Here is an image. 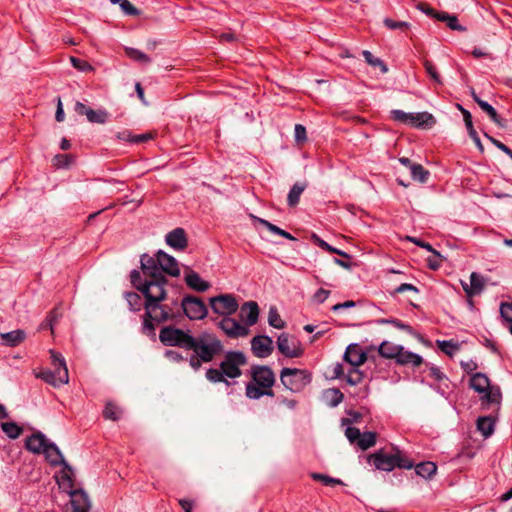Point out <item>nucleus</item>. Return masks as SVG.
Segmentation results:
<instances>
[{
    "mask_svg": "<svg viewBox=\"0 0 512 512\" xmlns=\"http://www.w3.org/2000/svg\"><path fill=\"white\" fill-rule=\"evenodd\" d=\"M343 359L349 363L351 367H359L366 361L367 356L356 344H350L346 348Z\"/></svg>",
    "mask_w": 512,
    "mask_h": 512,
    "instance_id": "obj_19",
    "label": "nucleus"
},
{
    "mask_svg": "<svg viewBox=\"0 0 512 512\" xmlns=\"http://www.w3.org/2000/svg\"><path fill=\"white\" fill-rule=\"evenodd\" d=\"M273 396L272 390H266L256 385V383H248L246 385V396L250 399H259L262 396Z\"/></svg>",
    "mask_w": 512,
    "mask_h": 512,
    "instance_id": "obj_33",
    "label": "nucleus"
},
{
    "mask_svg": "<svg viewBox=\"0 0 512 512\" xmlns=\"http://www.w3.org/2000/svg\"><path fill=\"white\" fill-rule=\"evenodd\" d=\"M259 317V307L254 301L245 302L240 308V318L245 322L246 327L253 326L257 323Z\"/></svg>",
    "mask_w": 512,
    "mask_h": 512,
    "instance_id": "obj_16",
    "label": "nucleus"
},
{
    "mask_svg": "<svg viewBox=\"0 0 512 512\" xmlns=\"http://www.w3.org/2000/svg\"><path fill=\"white\" fill-rule=\"evenodd\" d=\"M185 282L189 288L197 292H204L210 287V284L203 280L200 275L193 270H189L185 273Z\"/></svg>",
    "mask_w": 512,
    "mask_h": 512,
    "instance_id": "obj_23",
    "label": "nucleus"
},
{
    "mask_svg": "<svg viewBox=\"0 0 512 512\" xmlns=\"http://www.w3.org/2000/svg\"><path fill=\"white\" fill-rule=\"evenodd\" d=\"M439 21L445 22L447 26L456 31H463L464 28L458 23V19L455 15L447 13H437L434 15Z\"/></svg>",
    "mask_w": 512,
    "mask_h": 512,
    "instance_id": "obj_37",
    "label": "nucleus"
},
{
    "mask_svg": "<svg viewBox=\"0 0 512 512\" xmlns=\"http://www.w3.org/2000/svg\"><path fill=\"white\" fill-rule=\"evenodd\" d=\"M391 117L394 121L408 124L412 127H424L434 123V118L428 112L408 113L403 110H392Z\"/></svg>",
    "mask_w": 512,
    "mask_h": 512,
    "instance_id": "obj_8",
    "label": "nucleus"
},
{
    "mask_svg": "<svg viewBox=\"0 0 512 512\" xmlns=\"http://www.w3.org/2000/svg\"><path fill=\"white\" fill-rule=\"evenodd\" d=\"M36 376L37 378L42 379L43 381L54 387H59L63 384H67L69 381L67 367H58L53 371L44 370L39 372Z\"/></svg>",
    "mask_w": 512,
    "mask_h": 512,
    "instance_id": "obj_12",
    "label": "nucleus"
},
{
    "mask_svg": "<svg viewBox=\"0 0 512 512\" xmlns=\"http://www.w3.org/2000/svg\"><path fill=\"white\" fill-rule=\"evenodd\" d=\"M146 315L156 323L178 321L181 317V309L177 299H171L169 303L145 304Z\"/></svg>",
    "mask_w": 512,
    "mask_h": 512,
    "instance_id": "obj_4",
    "label": "nucleus"
},
{
    "mask_svg": "<svg viewBox=\"0 0 512 512\" xmlns=\"http://www.w3.org/2000/svg\"><path fill=\"white\" fill-rule=\"evenodd\" d=\"M246 362L247 359L243 352L228 351L220 363V368L223 370L226 377L235 379L241 376L242 372L240 367L244 366Z\"/></svg>",
    "mask_w": 512,
    "mask_h": 512,
    "instance_id": "obj_7",
    "label": "nucleus"
},
{
    "mask_svg": "<svg viewBox=\"0 0 512 512\" xmlns=\"http://www.w3.org/2000/svg\"><path fill=\"white\" fill-rule=\"evenodd\" d=\"M70 62L72 66L78 69L79 71L86 72L92 70V66L85 60L76 57H70Z\"/></svg>",
    "mask_w": 512,
    "mask_h": 512,
    "instance_id": "obj_56",
    "label": "nucleus"
},
{
    "mask_svg": "<svg viewBox=\"0 0 512 512\" xmlns=\"http://www.w3.org/2000/svg\"><path fill=\"white\" fill-rule=\"evenodd\" d=\"M159 340L165 346L178 347L191 351L189 365L195 371L204 363L212 362L223 352L222 341L211 331L204 330L194 336L190 330L172 325L164 326L159 332Z\"/></svg>",
    "mask_w": 512,
    "mask_h": 512,
    "instance_id": "obj_1",
    "label": "nucleus"
},
{
    "mask_svg": "<svg viewBox=\"0 0 512 512\" xmlns=\"http://www.w3.org/2000/svg\"><path fill=\"white\" fill-rule=\"evenodd\" d=\"M126 300L132 311H139L141 309L143 303L139 294L135 292H128L126 293Z\"/></svg>",
    "mask_w": 512,
    "mask_h": 512,
    "instance_id": "obj_51",
    "label": "nucleus"
},
{
    "mask_svg": "<svg viewBox=\"0 0 512 512\" xmlns=\"http://www.w3.org/2000/svg\"><path fill=\"white\" fill-rule=\"evenodd\" d=\"M49 442L43 433L37 432L27 438L25 445L29 451L35 454H42Z\"/></svg>",
    "mask_w": 512,
    "mask_h": 512,
    "instance_id": "obj_20",
    "label": "nucleus"
},
{
    "mask_svg": "<svg viewBox=\"0 0 512 512\" xmlns=\"http://www.w3.org/2000/svg\"><path fill=\"white\" fill-rule=\"evenodd\" d=\"M383 23L390 30H400L405 32L410 28V23L406 21H396L390 18H385Z\"/></svg>",
    "mask_w": 512,
    "mask_h": 512,
    "instance_id": "obj_47",
    "label": "nucleus"
},
{
    "mask_svg": "<svg viewBox=\"0 0 512 512\" xmlns=\"http://www.w3.org/2000/svg\"><path fill=\"white\" fill-rule=\"evenodd\" d=\"M401 351V346L396 345L394 343L384 341L380 344L378 348L379 354L388 359L397 358V355Z\"/></svg>",
    "mask_w": 512,
    "mask_h": 512,
    "instance_id": "obj_31",
    "label": "nucleus"
},
{
    "mask_svg": "<svg viewBox=\"0 0 512 512\" xmlns=\"http://www.w3.org/2000/svg\"><path fill=\"white\" fill-rule=\"evenodd\" d=\"M50 355H51L52 365L54 366V369H56L58 367H67L65 360L60 353H58L54 350H50Z\"/></svg>",
    "mask_w": 512,
    "mask_h": 512,
    "instance_id": "obj_61",
    "label": "nucleus"
},
{
    "mask_svg": "<svg viewBox=\"0 0 512 512\" xmlns=\"http://www.w3.org/2000/svg\"><path fill=\"white\" fill-rule=\"evenodd\" d=\"M377 322L380 324H391L394 327H396L400 330L406 331L409 334L413 333V329L410 325H408L404 322H401L397 319H379Z\"/></svg>",
    "mask_w": 512,
    "mask_h": 512,
    "instance_id": "obj_52",
    "label": "nucleus"
},
{
    "mask_svg": "<svg viewBox=\"0 0 512 512\" xmlns=\"http://www.w3.org/2000/svg\"><path fill=\"white\" fill-rule=\"evenodd\" d=\"M0 337L4 345L8 347H15L24 341L26 338V333L24 330L17 329L6 333H1Z\"/></svg>",
    "mask_w": 512,
    "mask_h": 512,
    "instance_id": "obj_27",
    "label": "nucleus"
},
{
    "mask_svg": "<svg viewBox=\"0 0 512 512\" xmlns=\"http://www.w3.org/2000/svg\"><path fill=\"white\" fill-rule=\"evenodd\" d=\"M42 454L45 455L46 460L52 466L62 465L63 463L66 462L60 449L53 442H49L47 444Z\"/></svg>",
    "mask_w": 512,
    "mask_h": 512,
    "instance_id": "obj_25",
    "label": "nucleus"
},
{
    "mask_svg": "<svg viewBox=\"0 0 512 512\" xmlns=\"http://www.w3.org/2000/svg\"><path fill=\"white\" fill-rule=\"evenodd\" d=\"M345 436L351 444H356L361 436V432L356 427H347L345 430Z\"/></svg>",
    "mask_w": 512,
    "mask_h": 512,
    "instance_id": "obj_59",
    "label": "nucleus"
},
{
    "mask_svg": "<svg viewBox=\"0 0 512 512\" xmlns=\"http://www.w3.org/2000/svg\"><path fill=\"white\" fill-rule=\"evenodd\" d=\"M312 477L315 480L321 481L324 485L342 484V481L340 479L331 478L323 474L314 473Z\"/></svg>",
    "mask_w": 512,
    "mask_h": 512,
    "instance_id": "obj_60",
    "label": "nucleus"
},
{
    "mask_svg": "<svg viewBox=\"0 0 512 512\" xmlns=\"http://www.w3.org/2000/svg\"><path fill=\"white\" fill-rule=\"evenodd\" d=\"M210 306L214 313L223 317L231 316L239 308V304L232 294H221L211 297Z\"/></svg>",
    "mask_w": 512,
    "mask_h": 512,
    "instance_id": "obj_9",
    "label": "nucleus"
},
{
    "mask_svg": "<svg viewBox=\"0 0 512 512\" xmlns=\"http://www.w3.org/2000/svg\"><path fill=\"white\" fill-rule=\"evenodd\" d=\"M477 429L485 437H489L494 432L495 421L491 416H482L477 419Z\"/></svg>",
    "mask_w": 512,
    "mask_h": 512,
    "instance_id": "obj_30",
    "label": "nucleus"
},
{
    "mask_svg": "<svg viewBox=\"0 0 512 512\" xmlns=\"http://www.w3.org/2000/svg\"><path fill=\"white\" fill-rule=\"evenodd\" d=\"M424 67L428 75L438 84H442V80L440 78V75L436 71L435 66L432 64V62L426 60L424 62Z\"/></svg>",
    "mask_w": 512,
    "mask_h": 512,
    "instance_id": "obj_57",
    "label": "nucleus"
},
{
    "mask_svg": "<svg viewBox=\"0 0 512 512\" xmlns=\"http://www.w3.org/2000/svg\"><path fill=\"white\" fill-rule=\"evenodd\" d=\"M277 347L283 355L289 358L300 357L303 353V349L301 348L299 341L294 337H290L286 333H282L278 336Z\"/></svg>",
    "mask_w": 512,
    "mask_h": 512,
    "instance_id": "obj_10",
    "label": "nucleus"
},
{
    "mask_svg": "<svg viewBox=\"0 0 512 512\" xmlns=\"http://www.w3.org/2000/svg\"><path fill=\"white\" fill-rule=\"evenodd\" d=\"M103 416L105 419L117 421L122 416V409L113 402H107L103 410Z\"/></svg>",
    "mask_w": 512,
    "mask_h": 512,
    "instance_id": "obj_36",
    "label": "nucleus"
},
{
    "mask_svg": "<svg viewBox=\"0 0 512 512\" xmlns=\"http://www.w3.org/2000/svg\"><path fill=\"white\" fill-rule=\"evenodd\" d=\"M409 171L412 179L420 183H426L430 175L429 171L418 163L411 165V169Z\"/></svg>",
    "mask_w": 512,
    "mask_h": 512,
    "instance_id": "obj_35",
    "label": "nucleus"
},
{
    "mask_svg": "<svg viewBox=\"0 0 512 512\" xmlns=\"http://www.w3.org/2000/svg\"><path fill=\"white\" fill-rule=\"evenodd\" d=\"M181 314L183 313L190 320H202L208 314L206 304L193 295H186L179 302Z\"/></svg>",
    "mask_w": 512,
    "mask_h": 512,
    "instance_id": "obj_6",
    "label": "nucleus"
},
{
    "mask_svg": "<svg viewBox=\"0 0 512 512\" xmlns=\"http://www.w3.org/2000/svg\"><path fill=\"white\" fill-rule=\"evenodd\" d=\"M436 471V464L430 461L422 462L415 466L416 474L425 479H430L436 473Z\"/></svg>",
    "mask_w": 512,
    "mask_h": 512,
    "instance_id": "obj_34",
    "label": "nucleus"
},
{
    "mask_svg": "<svg viewBox=\"0 0 512 512\" xmlns=\"http://www.w3.org/2000/svg\"><path fill=\"white\" fill-rule=\"evenodd\" d=\"M307 185L304 182H296L290 189L287 197V202L290 207H294L299 203L300 196L306 189Z\"/></svg>",
    "mask_w": 512,
    "mask_h": 512,
    "instance_id": "obj_32",
    "label": "nucleus"
},
{
    "mask_svg": "<svg viewBox=\"0 0 512 512\" xmlns=\"http://www.w3.org/2000/svg\"><path fill=\"white\" fill-rule=\"evenodd\" d=\"M375 443H376V433L364 432V433H361V436H360L358 442L356 443V445L362 450H367L370 447H373L375 445Z\"/></svg>",
    "mask_w": 512,
    "mask_h": 512,
    "instance_id": "obj_38",
    "label": "nucleus"
},
{
    "mask_svg": "<svg viewBox=\"0 0 512 512\" xmlns=\"http://www.w3.org/2000/svg\"><path fill=\"white\" fill-rule=\"evenodd\" d=\"M251 350L255 356L266 358L273 351V341L269 336H255L251 340Z\"/></svg>",
    "mask_w": 512,
    "mask_h": 512,
    "instance_id": "obj_14",
    "label": "nucleus"
},
{
    "mask_svg": "<svg viewBox=\"0 0 512 512\" xmlns=\"http://www.w3.org/2000/svg\"><path fill=\"white\" fill-rule=\"evenodd\" d=\"M313 239L315 241V243L322 249L330 252V253H335V254H338L340 256H343L345 258H350L349 254H347L346 252L344 251H341L337 248H334L332 247L330 244H328L326 241L322 240L321 238H319L318 236H316L315 234L313 235Z\"/></svg>",
    "mask_w": 512,
    "mask_h": 512,
    "instance_id": "obj_45",
    "label": "nucleus"
},
{
    "mask_svg": "<svg viewBox=\"0 0 512 512\" xmlns=\"http://www.w3.org/2000/svg\"><path fill=\"white\" fill-rule=\"evenodd\" d=\"M131 283L139 290L146 301L145 304H156L166 299L165 285L167 279L162 275H152L150 278H143L139 271L131 272Z\"/></svg>",
    "mask_w": 512,
    "mask_h": 512,
    "instance_id": "obj_2",
    "label": "nucleus"
},
{
    "mask_svg": "<svg viewBox=\"0 0 512 512\" xmlns=\"http://www.w3.org/2000/svg\"><path fill=\"white\" fill-rule=\"evenodd\" d=\"M462 287H463L464 291L466 292V294L469 297H472V296L478 295L482 292V290L484 288V282L480 275L473 272L470 275V284L463 283Z\"/></svg>",
    "mask_w": 512,
    "mask_h": 512,
    "instance_id": "obj_26",
    "label": "nucleus"
},
{
    "mask_svg": "<svg viewBox=\"0 0 512 512\" xmlns=\"http://www.w3.org/2000/svg\"><path fill=\"white\" fill-rule=\"evenodd\" d=\"M368 463L372 464L377 470L390 472L394 468L411 469L412 461L402 455L401 451L396 450L394 454H387L379 450L367 457Z\"/></svg>",
    "mask_w": 512,
    "mask_h": 512,
    "instance_id": "obj_3",
    "label": "nucleus"
},
{
    "mask_svg": "<svg viewBox=\"0 0 512 512\" xmlns=\"http://www.w3.org/2000/svg\"><path fill=\"white\" fill-rule=\"evenodd\" d=\"M206 378L213 383L223 382L226 385H230V382L226 379V376L221 368H209L206 371Z\"/></svg>",
    "mask_w": 512,
    "mask_h": 512,
    "instance_id": "obj_39",
    "label": "nucleus"
},
{
    "mask_svg": "<svg viewBox=\"0 0 512 512\" xmlns=\"http://www.w3.org/2000/svg\"><path fill=\"white\" fill-rule=\"evenodd\" d=\"M71 495V505L73 508V512H88L90 509V501L88 496L81 491H70L68 492Z\"/></svg>",
    "mask_w": 512,
    "mask_h": 512,
    "instance_id": "obj_21",
    "label": "nucleus"
},
{
    "mask_svg": "<svg viewBox=\"0 0 512 512\" xmlns=\"http://www.w3.org/2000/svg\"><path fill=\"white\" fill-rule=\"evenodd\" d=\"M62 466L63 469L60 472V476L57 477V482L64 491L70 492L74 486V472L72 467L67 462L63 463Z\"/></svg>",
    "mask_w": 512,
    "mask_h": 512,
    "instance_id": "obj_24",
    "label": "nucleus"
},
{
    "mask_svg": "<svg viewBox=\"0 0 512 512\" xmlns=\"http://www.w3.org/2000/svg\"><path fill=\"white\" fill-rule=\"evenodd\" d=\"M252 378L256 385L271 390L275 383V375L268 366H255L252 368Z\"/></svg>",
    "mask_w": 512,
    "mask_h": 512,
    "instance_id": "obj_13",
    "label": "nucleus"
},
{
    "mask_svg": "<svg viewBox=\"0 0 512 512\" xmlns=\"http://www.w3.org/2000/svg\"><path fill=\"white\" fill-rule=\"evenodd\" d=\"M125 52H126V55L134 61H138V62L145 63V64H148L151 62V58L147 54H145L144 52H142L138 49L126 47Z\"/></svg>",
    "mask_w": 512,
    "mask_h": 512,
    "instance_id": "obj_41",
    "label": "nucleus"
},
{
    "mask_svg": "<svg viewBox=\"0 0 512 512\" xmlns=\"http://www.w3.org/2000/svg\"><path fill=\"white\" fill-rule=\"evenodd\" d=\"M280 380L288 390L300 392L311 382V374L307 370L297 368H283Z\"/></svg>",
    "mask_w": 512,
    "mask_h": 512,
    "instance_id": "obj_5",
    "label": "nucleus"
},
{
    "mask_svg": "<svg viewBox=\"0 0 512 512\" xmlns=\"http://www.w3.org/2000/svg\"><path fill=\"white\" fill-rule=\"evenodd\" d=\"M168 246L175 250H184L188 245L186 232L183 228H175L165 236Z\"/></svg>",
    "mask_w": 512,
    "mask_h": 512,
    "instance_id": "obj_17",
    "label": "nucleus"
},
{
    "mask_svg": "<svg viewBox=\"0 0 512 512\" xmlns=\"http://www.w3.org/2000/svg\"><path fill=\"white\" fill-rule=\"evenodd\" d=\"M1 428L3 432L11 439H16L22 433V428L15 422L2 423Z\"/></svg>",
    "mask_w": 512,
    "mask_h": 512,
    "instance_id": "obj_43",
    "label": "nucleus"
},
{
    "mask_svg": "<svg viewBox=\"0 0 512 512\" xmlns=\"http://www.w3.org/2000/svg\"><path fill=\"white\" fill-rule=\"evenodd\" d=\"M478 106L489 116L495 124L501 125L497 111L486 101H478Z\"/></svg>",
    "mask_w": 512,
    "mask_h": 512,
    "instance_id": "obj_44",
    "label": "nucleus"
},
{
    "mask_svg": "<svg viewBox=\"0 0 512 512\" xmlns=\"http://www.w3.org/2000/svg\"><path fill=\"white\" fill-rule=\"evenodd\" d=\"M397 362L402 365H412L414 367L419 366L422 363V357L416 353L405 351L401 346V351L397 355Z\"/></svg>",
    "mask_w": 512,
    "mask_h": 512,
    "instance_id": "obj_29",
    "label": "nucleus"
},
{
    "mask_svg": "<svg viewBox=\"0 0 512 512\" xmlns=\"http://www.w3.org/2000/svg\"><path fill=\"white\" fill-rule=\"evenodd\" d=\"M158 267L161 270L162 274L165 272L171 276H178L180 274V269L176 259L165 253L162 250H159L156 254Z\"/></svg>",
    "mask_w": 512,
    "mask_h": 512,
    "instance_id": "obj_15",
    "label": "nucleus"
},
{
    "mask_svg": "<svg viewBox=\"0 0 512 512\" xmlns=\"http://www.w3.org/2000/svg\"><path fill=\"white\" fill-rule=\"evenodd\" d=\"M406 240L409 241V242H412L414 243L415 245L421 247V248H424L426 249L427 251L429 252H432L435 256H439V252H437L431 244H429L428 242H424L416 237H413V236H406Z\"/></svg>",
    "mask_w": 512,
    "mask_h": 512,
    "instance_id": "obj_54",
    "label": "nucleus"
},
{
    "mask_svg": "<svg viewBox=\"0 0 512 512\" xmlns=\"http://www.w3.org/2000/svg\"><path fill=\"white\" fill-rule=\"evenodd\" d=\"M57 168H66L73 162V157L69 154H58L53 159Z\"/></svg>",
    "mask_w": 512,
    "mask_h": 512,
    "instance_id": "obj_53",
    "label": "nucleus"
},
{
    "mask_svg": "<svg viewBox=\"0 0 512 512\" xmlns=\"http://www.w3.org/2000/svg\"><path fill=\"white\" fill-rule=\"evenodd\" d=\"M327 394L331 395V406L336 407L339 405L343 400V394L338 389H330L326 392Z\"/></svg>",
    "mask_w": 512,
    "mask_h": 512,
    "instance_id": "obj_63",
    "label": "nucleus"
},
{
    "mask_svg": "<svg viewBox=\"0 0 512 512\" xmlns=\"http://www.w3.org/2000/svg\"><path fill=\"white\" fill-rule=\"evenodd\" d=\"M362 55L369 65L373 67H380L382 73H386L388 71L386 64L380 58L375 57L370 51L363 50Z\"/></svg>",
    "mask_w": 512,
    "mask_h": 512,
    "instance_id": "obj_42",
    "label": "nucleus"
},
{
    "mask_svg": "<svg viewBox=\"0 0 512 512\" xmlns=\"http://www.w3.org/2000/svg\"><path fill=\"white\" fill-rule=\"evenodd\" d=\"M112 4H118L126 15L136 16L139 10L131 4L128 0H110Z\"/></svg>",
    "mask_w": 512,
    "mask_h": 512,
    "instance_id": "obj_48",
    "label": "nucleus"
},
{
    "mask_svg": "<svg viewBox=\"0 0 512 512\" xmlns=\"http://www.w3.org/2000/svg\"><path fill=\"white\" fill-rule=\"evenodd\" d=\"M217 326L225 333L229 338L236 339L240 337H246L250 333V329L230 316L223 317L217 324Z\"/></svg>",
    "mask_w": 512,
    "mask_h": 512,
    "instance_id": "obj_11",
    "label": "nucleus"
},
{
    "mask_svg": "<svg viewBox=\"0 0 512 512\" xmlns=\"http://www.w3.org/2000/svg\"><path fill=\"white\" fill-rule=\"evenodd\" d=\"M294 137L296 142L302 143L306 141L307 135H306V128L301 124H296L294 129Z\"/></svg>",
    "mask_w": 512,
    "mask_h": 512,
    "instance_id": "obj_62",
    "label": "nucleus"
},
{
    "mask_svg": "<svg viewBox=\"0 0 512 512\" xmlns=\"http://www.w3.org/2000/svg\"><path fill=\"white\" fill-rule=\"evenodd\" d=\"M330 295V291L320 288L313 295L312 299L315 303L321 304L323 303Z\"/></svg>",
    "mask_w": 512,
    "mask_h": 512,
    "instance_id": "obj_64",
    "label": "nucleus"
},
{
    "mask_svg": "<svg viewBox=\"0 0 512 512\" xmlns=\"http://www.w3.org/2000/svg\"><path fill=\"white\" fill-rule=\"evenodd\" d=\"M140 262L143 278H150L152 275H162V272L158 267L157 257L153 258L147 254H144L141 256Z\"/></svg>",
    "mask_w": 512,
    "mask_h": 512,
    "instance_id": "obj_22",
    "label": "nucleus"
},
{
    "mask_svg": "<svg viewBox=\"0 0 512 512\" xmlns=\"http://www.w3.org/2000/svg\"><path fill=\"white\" fill-rule=\"evenodd\" d=\"M268 323L270 326L280 329L284 327V321L281 319L277 309L275 307H271L268 313Z\"/></svg>",
    "mask_w": 512,
    "mask_h": 512,
    "instance_id": "obj_50",
    "label": "nucleus"
},
{
    "mask_svg": "<svg viewBox=\"0 0 512 512\" xmlns=\"http://www.w3.org/2000/svg\"><path fill=\"white\" fill-rule=\"evenodd\" d=\"M470 387L479 394H484V398L490 400V381L485 374L479 372L473 374L470 378Z\"/></svg>",
    "mask_w": 512,
    "mask_h": 512,
    "instance_id": "obj_18",
    "label": "nucleus"
},
{
    "mask_svg": "<svg viewBox=\"0 0 512 512\" xmlns=\"http://www.w3.org/2000/svg\"><path fill=\"white\" fill-rule=\"evenodd\" d=\"M459 109L461 110V112L463 114V119H464V122H465V126H466V128L468 130L469 136L472 138V140L474 141V143L476 144L478 149L480 151H483L484 148H483V145L481 143V140H480L476 130L473 127L471 113L468 110L464 109L460 105H459Z\"/></svg>",
    "mask_w": 512,
    "mask_h": 512,
    "instance_id": "obj_28",
    "label": "nucleus"
},
{
    "mask_svg": "<svg viewBox=\"0 0 512 512\" xmlns=\"http://www.w3.org/2000/svg\"><path fill=\"white\" fill-rule=\"evenodd\" d=\"M363 379V373L359 371L358 367H350L346 374V381L349 385H357Z\"/></svg>",
    "mask_w": 512,
    "mask_h": 512,
    "instance_id": "obj_49",
    "label": "nucleus"
},
{
    "mask_svg": "<svg viewBox=\"0 0 512 512\" xmlns=\"http://www.w3.org/2000/svg\"><path fill=\"white\" fill-rule=\"evenodd\" d=\"M108 117H109V114L105 109H98V110L91 109L88 113L87 120L91 123L104 124L107 122Z\"/></svg>",
    "mask_w": 512,
    "mask_h": 512,
    "instance_id": "obj_40",
    "label": "nucleus"
},
{
    "mask_svg": "<svg viewBox=\"0 0 512 512\" xmlns=\"http://www.w3.org/2000/svg\"><path fill=\"white\" fill-rule=\"evenodd\" d=\"M501 317L512 325V303H502L500 306Z\"/></svg>",
    "mask_w": 512,
    "mask_h": 512,
    "instance_id": "obj_58",
    "label": "nucleus"
},
{
    "mask_svg": "<svg viewBox=\"0 0 512 512\" xmlns=\"http://www.w3.org/2000/svg\"><path fill=\"white\" fill-rule=\"evenodd\" d=\"M254 220L263 225L265 228H267L271 233L281 236L283 233V229L279 228L278 226L270 223L269 221L253 216Z\"/></svg>",
    "mask_w": 512,
    "mask_h": 512,
    "instance_id": "obj_55",
    "label": "nucleus"
},
{
    "mask_svg": "<svg viewBox=\"0 0 512 512\" xmlns=\"http://www.w3.org/2000/svg\"><path fill=\"white\" fill-rule=\"evenodd\" d=\"M155 322L151 317L146 315V312L143 315V322L141 326V332L148 337H155Z\"/></svg>",
    "mask_w": 512,
    "mask_h": 512,
    "instance_id": "obj_46",
    "label": "nucleus"
}]
</instances>
